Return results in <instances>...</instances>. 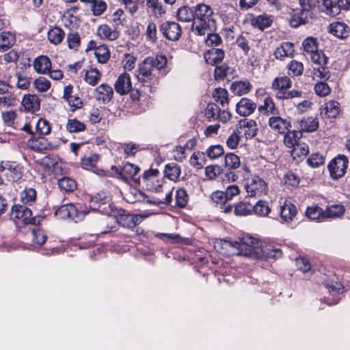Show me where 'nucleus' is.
<instances>
[{
  "mask_svg": "<svg viewBox=\"0 0 350 350\" xmlns=\"http://www.w3.org/2000/svg\"><path fill=\"white\" fill-rule=\"evenodd\" d=\"M167 64V59L163 55L147 57L138 64L135 72L137 81L144 85L150 86L157 82L155 72L164 68Z\"/></svg>",
  "mask_w": 350,
  "mask_h": 350,
  "instance_id": "1",
  "label": "nucleus"
},
{
  "mask_svg": "<svg viewBox=\"0 0 350 350\" xmlns=\"http://www.w3.org/2000/svg\"><path fill=\"white\" fill-rule=\"evenodd\" d=\"M113 96V90L112 87L106 83H102L94 90V97L99 103L103 104L109 103Z\"/></svg>",
  "mask_w": 350,
  "mask_h": 350,
  "instance_id": "11",
  "label": "nucleus"
},
{
  "mask_svg": "<svg viewBox=\"0 0 350 350\" xmlns=\"http://www.w3.org/2000/svg\"><path fill=\"white\" fill-rule=\"evenodd\" d=\"M68 46L70 49L78 50L80 45V36L77 33H69L66 38Z\"/></svg>",
  "mask_w": 350,
  "mask_h": 350,
  "instance_id": "59",
  "label": "nucleus"
},
{
  "mask_svg": "<svg viewBox=\"0 0 350 350\" xmlns=\"http://www.w3.org/2000/svg\"><path fill=\"white\" fill-rule=\"evenodd\" d=\"M309 152V148L305 143L297 144L292 150V157L295 159L296 157L301 159L306 157Z\"/></svg>",
  "mask_w": 350,
  "mask_h": 350,
  "instance_id": "43",
  "label": "nucleus"
},
{
  "mask_svg": "<svg viewBox=\"0 0 350 350\" xmlns=\"http://www.w3.org/2000/svg\"><path fill=\"white\" fill-rule=\"evenodd\" d=\"M252 210L260 216H266L270 212L267 202L262 200H259L255 205H252Z\"/></svg>",
  "mask_w": 350,
  "mask_h": 350,
  "instance_id": "52",
  "label": "nucleus"
},
{
  "mask_svg": "<svg viewBox=\"0 0 350 350\" xmlns=\"http://www.w3.org/2000/svg\"><path fill=\"white\" fill-rule=\"evenodd\" d=\"M11 218L16 222L21 221L25 224H36L37 219L32 217L30 208L20 204H15L11 211Z\"/></svg>",
  "mask_w": 350,
  "mask_h": 350,
  "instance_id": "6",
  "label": "nucleus"
},
{
  "mask_svg": "<svg viewBox=\"0 0 350 350\" xmlns=\"http://www.w3.org/2000/svg\"><path fill=\"white\" fill-rule=\"evenodd\" d=\"M25 110L34 113L40 109V102L38 97L35 94L25 95L21 101Z\"/></svg>",
  "mask_w": 350,
  "mask_h": 350,
  "instance_id": "20",
  "label": "nucleus"
},
{
  "mask_svg": "<svg viewBox=\"0 0 350 350\" xmlns=\"http://www.w3.org/2000/svg\"><path fill=\"white\" fill-rule=\"evenodd\" d=\"M180 167L175 163H168L165 167V176L171 180H176L180 176Z\"/></svg>",
  "mask_w": 350,
  "mask_h": 350,
  "instance_id": "31",
  "label": "nucleus"
},
{
  "mask_svg": "<svg viewBox=\"0 0 350 350\" xmlns=\"http://www.w3.org/2000/svg\"><path fill=\"white\" fill-rule=\"evenodd\" d=\"M307 163L312 167H317L323 164L324 158L319 153H314L308 157Z\"/></svg>",
  "mask_w": 350,
  "mask_h": 350,
  "instance_id": "63",
  "label": "nucleus"
},
{
  "mask_svg": "<svg viewBox=\"0 0 350 350\" xmlns=\"http://www.w3.org/2000/svg\"><path fill=\"white\" fill-rule=\"evenodd\" d=\"M304 66L301 62L292 60L288 65V74L291 77H297L302 75Z\"/></svg>",
  "mask_w": 350,
  "mask_h": 350,
  "instance_id": "44",
  "label": "nucleus"
},
{
  "mask_svg": "<svg viewBox=\"0 0 350 350\" xmlns=\"http://www.w3.org/2000/svg\"><path fill=\"white\" fill-rule=\"evenodd\" d=\"M83 79L86 83L91 86H95L101 79V72L96 68H90L82 71Z\"/></svg>",
  "mask_w": 350,
  "mask_h": 350,
  "instance_id": "22",
  "label": "nucleus"
},
{
  "mask_svg": "<svg viewBox=\"0 0 350 350\" xmlns=\"http://www.w3.org/2000/svg\"><path fill=\"white\" fill-rule=\"evenodd\" d=\"M33 68L39 74H47L51 68V59L44 55L36 57L33 61Z\"/></svg>",
  "mask_w": 350,
  "mask_h": 350,
  "instance_id": "21",
  "label": "nucleus"
},
{
  "mask_svg": "<svg viewBox=\"0 0 350 350\" xmlns=\"http://www.w3.org/2000/svg\"><path fill=\"white\" fill-rule=\"evenodd\" d=\"M245 191L250 197L260 198L267 195L268 186L259 176H252L245 180Z\"/></svg>",
  "mask_w": 350,
  "mask_h": 350,
  "instance_id": "5",
  "label": "nucleus"
},
{
  "mask_svg": "<svg viewBox=\"0 0 350 350\" xmlns=\"http://www.w3.org/2000/svg\"><path fill=\"white\" fill-rule=\"evenodd\" d=\"M176 205L179 207H184L187 203L188 196L184 189H178L176 191Z\"/></svg>",
  "mask_w": 350,
  "mask_h": 350,
  "instance_id": "57",
  "label": "nucleus"
},
{
  "mask_svg": "<svg viewBox=\"0 0 350 350\" xmlns=\"http://www.w3.org/2000/svg\"><path fill=\"white\" fill-rule=\"evenodd\" d=\"M97 34L101 39H107L111 41L116 40L119 33L116 29H111L108 25H101L98 27Z\"/></svg>",
  "mask_w": 350,
  "mask_h": 350,
  "instance_id": "26",
  "label": "nucleus"
},
{
  "mask_svg": "<svg viewBox=\"0 0 350 350\" xmlns=\"http://www.w3.org/2000/svg\"><path fill=\"white\" fill-rule=\"evenodd\" d=\"M94 54L99 63H106L110 57V53L108 48L105 45H100L96 48Z\"/></svg>",
  "mask_w": 350,
  "mask_h": 350,
  "instance_id": "42",
  "label": "nucleus"
},
{
  "mask_svg": "<svg viewBox=\"0 0 350 350\" xmlns=\"http://www.w3.org/2000/svg\"><path fill=\"white\" fill-rule=\"evenodd\" d=\"M32 241L38 245H42L44 244L47 239L44 232L39 228H34L31 230Z\"/></svg>",
  "mask_w": 350,
  "mask_h": 350,
  "instance_id": "53",
  "label": "nucleus"
},
{
  "mask_svg": "<svg viewBox=\"0 0 350 350\" xmlns=\"http://www.w3.org/2000/svg\"><path fill=\"white\" fill-rule=\"evenodd\" d=\"M221 168L217 165H208L205 168L206 176L210 180L215 179L221 173Z\"/></svg>",
  "mask_w": 350,
  "mask_h": 350,
  "instance_id": "61",
  "label": "nucleus"
},
{
  "mask_svg": "<svg viewBox=\"0 0 350 350\" xmlns=\"http://www.w3.org/2000/svg\"><path fill=\"white\" fill-rule=\"evenodd\" d=\"M313 14H308L306 12L294 9L291 12L289 18V24L293 28H297L301 25L308 24L312 18Z\"/></svg>",
  "mask_w": 350,
  "mask_h": 350,
  "instance_id": "10",
  "label": "nucleus"
},
{
  "mask_svg": "<svg viewBox=\"0 0 350 350\" xmlns=\"http://www.w3.org/2000/svg\"><path fill=\"white\" fill-rule=\"evenodd\" d=\"M65 33L64 31L58 27H54L50 29L47 33L48 40L51 44L55 45L62 42Z\"/></svg>",
  "mask_w": 350,
  "mask_h": 350,
  "instance_id": "34",
  "label": "nucleus"
},
{
  "mask_svg": "<svg viewBox=\"0 0 350 350\" xmlns=\"http://www.w3.org/2000/svg\"><path fill=\"white\" fill-rule=\"evenodd\" d=\"M177 19L183 23L194 21V11L189 7L184 5L178 8L176 12Z\"/></svg>",
  "mask_w": 350,
  "mask_h": 350,
  "instance_id": "29",
  "label": "nucleus"
},
{
  "mask_svg": "<svg viewBox=\"0 0 350 350\" xmlns=\"http://www.w3.org/2000/svg\"><path fill=\"white\" fill-rule=\"evenodd\" d=\"M224 148L220 145L211 146L206 151V155L211 159H215L221 157L224 154Z\"/></svg>",
  "mask_w": 350,
  "mask_h": 350,
  "instance_id": "56",
  "label": "nucleus"
},
{
  "mask_svg": "<svg viewBox=\"0 0 350 350\" xmlns=\"http://www.w3.org/2000/svg\"><path fill=\"white\" fill-rule=\"evenodd\" d=\"M272 23L273 17L266 14L259 15L252 20V25L261 30L270 27Z\"/></svg>",
  "mask_w": 350,
  "mask_h": 350,
  "instance_id": "32",
  "label": "nucleus"
},
{
  "mask_svg": "<svg viewBox=\"0 0 350 350\" xmlns=\"http://www.w3.org/2000/svg\"><path fill=\"white\" fill-rule=\"evenodd\" d=\"M0 174L7 177L8 180L16 181L22 176L21 168L15 162L7 161L0 166Z\"/></svg>",
  "mask_w": 350,
  "mask_h": 350,
  "instance_id": "8",
  "label": "nucleus"
},
{
  "mask_svg": "<svg viewBox=\"0 0 350 350\" xmlns=\"http://www.w3.org/2000/svg\"><path fill=\"white\" fill-rule=\"evenodd\" d=\"M306 216L312 220H319L325 219L324 211L319 206H312L307 208Z\"/></svg>",
  "mask_w": 350,
  "mask_h": 350,
  "instance_id": "46",
  "label": "nucleus"
},
{
  "mask_svg": "<svg viewBox=\"0 0 350 350\" xmlns=\"http://www.w3.org/2000/svg\"><path fill=\"white\" fill-rule=\"evenodd\" d=\"M328 31L338 38H344L348 36L349 27L342 22H334L328 27Z\"/></svg>",
  "mask_w": 350,
  "mask_h": 350,
  "instance_id": "24",
  "label": "nucleus"
},
{
  "mask_svg": "<svg viewBox=\"0 0 350 350\" xmlns=\"http://www.w3.org/2000/svg\"><path fill=\"white\" fill-rule=\"evenodd\" d=\"M51 130L49 122L43 118H39L35 125L34 135H46L50 133Z\"/></svg>",
  "mask_w": 350,
  "mask_h": 350,
  "instance_id": "38",
  "label": "nucleus"
},
{
  "mask_svg": "<svg viewBox=\"0 0 350 350\" xmlns=\"http://www.w3.org/2000/svg\"><path fill=\"white\" fill-rule=\"evenodd\" d=\"M66 129L69 133H79L86 129L85 124L77 119H68Z\"/></svg>",
  "mask_w": 350,
  "mask_h": 350,
  "instance_id": "41",
  "label": "nucleus"
},
{
  "mask_svg": "<svg viewBox=\"0 0 350 350\" xmlns=\"http://www.w3.org/2000/svg\"><path fill=\"white\" fill-rule=\"evenodd\" d=\"M256 108V103L247 98H242L236 105L237 113L242 116L251 115Z\"/></svg>",
  "mask_w": 350,
  "mask_h": 350,
  "instance_id": "15",
  "label": "nucleus"
},
{
  "mask_svg": "<svg viewBox=\"0 0 350 350\" xmlns=\"http://www.w3.org/2000/svg\"><path fill=\"white\" fill-rule=\"evenodd\" d=\"M314 92L319 96H325L330 93L329 86L325 82L317 83L314 86Z\"/></svg>",
  "mask_w": 350,
  "mask_h": 350,
  "instance_id": "64",
  "label": "nucleus"
},
{
  "mask_svg": "<svg viewBox=\"0 0 350 350\" xmlns=\"http://www.w3.org/2000/svg\"><path fill=\"white\" fill-rule=\"evenodd\" d=\"M348 159L345 155H338L331 161L328 165L330 176L334 179L342 177L348 167Z\"/></svg>",
  "mask_w": 350,
  "mask_h": 350,
  "instance_id": "7",
  "label": "nucleus"
},
{
  "mask_svg": "<svg viewBox=\"0 0 350 350\" xmlns=\"http://www.w3.org/2000/svg\"><path fill=\"white\" fill-rule=\"evenodd\" d=\"M146 5L152 10L155 15L161 16L165 12L159 0H146Z\"/></svg>",
  "mask_w": 350,
  "mask_h": 350,
  "instance_id": "58",
  "label": "nucleus"
},
{
  "mask_svg": "<svg viewBox=\"0 0 350 350\" xmlns=\"http://www.w3.org/2000/svg\"><path fill=\"white\" fill-rule=\"evenodd\" d=\"M21 201L27 205H31L36 199V191L33 188H25L20 194Z\"/></svg>",
  "mask_w": 350,
  "mask_h": 350,
  "instance_id": "40",
  "label": "nucleus"
},
{
  "mask_svg": "<svg viewBox=\"0 0 350 350\" xmlns=\"http://www.w3.org/2000/svg\"><path fill=\"white\" fill-rule=\"evenodd\" d=\"M28 146L38 152L55 148V146L44 137L32 138L28 141Z\"/></svg>",
  "mask_w": 350,
  "mask_h": 350,
  "instance_id": "18",
  "label": "nucleus"
},
{
  "mask_svg": "<svg viewBox=\"0 0 350 350\" xmlns=\"http://www.w3.org/2000/svg\"><path fill=\"white\" fill-rule=\"evenodd\" d=\"M55 216L59 219L70 218L75 221L80 219V212L72 204L61 206L56 211Z\"/></svg>",
  "mask_w": 350,
  "mask_h": 350,
  "instance_id": "12",
  "label": "nucleus"
},
{
  "mask_svg": "<svg viewBox=\"0 0 350 350\" xmlns=\"http://www.w3.org/2000/svg\"><path fill=\"white\" fill-rule=\"evenodd\" d=\"M325 110L329 118H336L339 113V103L335 100H330L325 104Z\"/></svg>",
  "mask_w": 350,
  "mask_h": 350,
  "instance_id": "50",
  "label": "nucleus"
},
{
  "mask_svg": "<svg viewBox=\"0 0 350 350\" xmlns=\"http://www.w3.org/2000/svg\"><path fill=\"white\" fill-rule=\"evenodd\" d=\"M294 53V44L290 42H284L275 49L273 55L277 59L282 61L286 57H292Z\"/></svg>",
  "mask_w": 350,
  "mask_h": 350,
  "instance_id": "14",
  "label": "nucleus"
},
{
  "mask_svg": "<svg viewBox=\"0 0 350 350\" xmlns=\"http://www.w3.org/2000/svg\"><path fill=\"white\" fill-rule=\"evenodd\" d=\"M273 87L279 90H284L291 88V81L288 77L276 78L273 82Z\"/></svg>",
  "mask_w": 350,
  "mask_h": 350,
  "instance_id": "60",
  "label": "nucleus"
},
{
  "mask_svg": "<svg viewBox=\"0 0 350 350\" xmlns=\"http://www.w3.org/2000/svg\"><path fill=\"white\" fill-rule=\"evenodd\" d=\"M224 246L231 248V254L237 256H249L252 258H259L260 242L250 234H245L240 242L224 241Z\"/></svg>",
  "mask_w": 350,
  "mask_h": 350,
  "instance_id": "2",
  "label": "nucleus"
},
{
  "mask_svg": "<svg viewBox=\"0 0 350 350\" xmlns=\"http://www.w3.org/2000/svg\"><path fill=\"white\" fill-rule=\"evenodd\" d=\"M204 57L207 64L216 66L222 62L224 57V52L221 49L212 48L204 53Z\"/></svg>",
  "mask_w": 350,
  "mask_h": 350,
  "instance_id": "19",
  "label": "nucleus"
},
{
  "mask_svg": "<svg viewBox=\"0 0 350 350\" xmlns=\"http://www.w3.org/2000/svg\"><path fill=\"white\" fill-rule=\"evenodd\" d=\"M160 31L163 36L169 40H178L181 36V27L175 23L165 21L160 26Z\"/></svg>",
  "mask_w": 350,
  "mask_h": 350,
  "instance_id": "9",
  "label": "nucleus"
},
{
  "mask_svg": "<svg viewBox=\"0 0 350 350\" xmlns=\"http://www.w3.org/2000/svg\"><path fill=\"white\" fill-rule=\"evenodd\" d=\"M345 213V208L342 205L334 204L327 207L324 211V217L336 218L342 216Z\"/></svg>",
  "mask_w": 350,
  "mask_h": 350,
  "instance_id": "37",
  "label": "nucleus"
},
{
  "mask_svg": "<svg viewBox=\"0 0 350 350\" xmlns=\"http://www.w3.org/2000/svg\"><path fill=\"white\" fill-rule=\"evenodd\" d=\"M297 208L290 202L285 201L280 206V216L284 221H290L295 217Z\"/></svg>",
  "mask_w": 350,
  "mask_h": 350,
  "instance_id": "23",
  "label": "nucleus"
},
{
  "mask_svg": "<svg viewBox=\"0 0 350 350\" xmlns=\"http://www.w3.org/2000/svg\"><path fill=\"white\" fill-rule=\"evenodd\" d=\"M317 67H314L313 69V77L314 79L317 78L322 80H327L329 78V72L327 68L324 66L325 64H316Z\"/></svg>",
  "mask_w": 350,
  "mask_h": 350,
  "instance_id": "47",
  "label": "nucleus"
},
{
  "mask_svg": "<svg viewBox=\"0 0 350 350\" xmlns=\"http://www.w3.org/2000/svg\"><path fill=\"white\" fill-rule=\"evenodd\" d=\"M225 166L228 169H237L240 165L239 157L234 153H228L224 159Z\"/></svg>",
  "mask_w": 350,
  "mask_h": 350,
  "instance_id": "49",
  "label": "nucleus"
},
{
  "mask_svg": "<svg viewBox=\"0 0 350 350\" xmlns=\"http://www.w3.org/2000/svg\"><path fill=\"white\" fill-rule=\"evenodd\" d=\"M131 89L132 83L129 75L126 72L121 74L115 83L116 91L123 95L127 94Z\"/></svg>",
  "mask_w": 350,
  "mask_h": 350,
  "instance_id": "16",
  "label": "nucleus"
},
{
  "mask_svg": "<svg viewBox=\"0 0 350 350\" xmlns=\"http://www.w3.org/2000/svg\"><path fill=\"white\" fill-rule=\"evenodd\" d=\"M269 126L278 133L284 134L291 129V122L285 118H282L278 115L271 116L269 120Z\"/></svg>",
  "mask_w": 350,
  "mask_h": 350,
  "instance_id": "13",
  "label": "nucleus"
},
{
  "mask_svg": "<svg viewBox=\"0 0 350 350\" xmlns=\"http://www.w3.org/2000/svg\"><path fill=\"white\" fill-rule=\"evenodd\" d=\"M205 155L202 152H195L190 158V164L197 169H201L205 164Z\"/></svg>",
  "mask_w": 350,
  "mask_h": 350,
  "instance_id": "45",
  "label": "nucleus"
},
{
  "mask_svg": "<svg viewBox=\"0 0 350 350\" xmlns=\"http://www.w3.org/2000/svg\"><path fill=\"white\" fill-rule=\"evenodd\" d=\"M318 3L319 11L327 16L335 17L340 14L335 0H319Z\"/></svg>",
  "mask_w": 350,
  "mask_h": 350,
  "instance_id": "17",
  "label": "nucleus"
},
{
  "mask_svg": "<svg viewBox=\"0 0 350 350\" xmlns=\"http://www.w3.org/2000/svg\"><path fill=\"white\" fill-rule=\"evenodd\" d=\"M219 107L213 103H208L205 109L204 115L207 119L216 120L217 113L219 112Z\"/></svg>",
  "mask_w": 350,
  "mask_h": 350,
  "instance_id": "62",
  "label": "nucleus"
},
{
  "mask_svg": "<svg viewBox=\"0 0 350 350\" xmlns=\"http://www.w3.org/2000/svg\"><path fill=\"white\" fill-rule=\"evenodd\" d=\"M241 128L244 129V135L246 139H251L255 137L258 130L256 121L253 120L245 119L241 122Z\"/></svg>",
  "mask_w": 350,
  "mask_h": 350,
  "instance_id": "27",
  "label": "nucleus"
},
{
  "mask_svg": "<svg viewBox=\"0 0 350 350\" xmlns=\"http://www.w3.org/2000/svg\"><path fill=\"white\" fill-rule=\"evenodd\" d=\"M299 128L304 132H313L319 127V121L317 118L309 117L301 120L299 122Z\"/></svg>",
  "mask_w": 350,
  "mask_h": 350,
  "instance_id": "33",
  "label": "nucleus"
},
{
  "mask_svg": "<svg viewBox=\"0 0 350 350\" xmlns=\"http://www.w3.org/2000/svg\"><path fill=\"white\" fill-rule=\"evenodd\" d=\"M284 137V143L288 148H293L297 144V140L301 137V133L297 131H287Z\"/></svg>",
  "mask_w": 350,
  "mask_h": 350,
  "instance_id": "36",
  "label": "nucleus"
},
{
  "mask_svg": "<svg viewBox=\"0 0 350 350\" xmlns=\"http://www.w3.org/2000/svg\"><path fill=\"white\" fill-rule=\"evenodd\" d=\"M258 111L265 115H278V109L276 108L275 103L270 96H267L263 100V103L258 107Z\"/></svg>",
  "mask_w": 350,
  "mask_h": 350,
  "instance_id": "28",
  "label": "nucleus"
},
{
  "mask_svg": "<svg viewBox=\"0 0 350 350\" xmlns=\"http://www.w3.org/2000/svg\"><path fill=\"white\" fill-rule=\"evenodd\" d=\"M252 210V204L246 202H239L235 206L234 213L237 215L245 216Z\"/></svg>",
  "mask_w": 350,
  "mask_h": 350,
  "instance_id": "55",
  "label": "nucleus"
},
{
  "mask_svg": "<svg viewBox=\"0 0 350 350\" xmlns=\"http://www.w3.org/2000/svg\"><path fill=\"white\" fill-rule=\"evenodd\" d=\"M212 8L206 4H198L195 7L194 21L192 31L200 36L204 35L208 31L216 29V21L213 17Z\"/></svg>",
  "mask_w": 350,
  "mask_h": 350,
  "instance_id": "3",
  "label": "nucleus"
},
{
  "mask_svg": "<svg viewBox=\"0 0 350 350\" xmlns=\"http://www.w3.org/2000/svg\"><path fill=\"white\" fill-rule=\"evenodd\" d=\"M213 96L217 103H219L222 107H225L228 104V93L226 89L219 88H216L213 93Z\"/></svg>",
  "mask_w": 350,
  "mask_h": 350,
  "instance_id": "39",
  "label": "nucleus"
},
{
  "mask_svg": "<svg viewBox=\"0 0 350 350\" xmlns=\"http://www.w3.org/2000/svg\"><path fill=\"white\" fill-rule=\"evenodd\" d=\"M15 36L11 32H2L0 34V50L6 51L15 43Z\"/></svg>",
  "mask_w": 350,
  "mask_h": 350,
  "instance_id": "35",
  "label": "nucleus"
},
{
  "mask_svg": "<svg viewBox=\"0 0 350 350\" xmlns=\"http://www.w3.org/2000/svg\"><path fill=\"white\" fill-rule=\"evenodd\" d=\"M33 84L36 89L40 92H45L51 88V82L43 77L37 78Z\"/></svg>",
  "mask_w": 350,
  "mask_h": 350,
  "instance_id": "54",
  "label": "nucleus"
},
{
  "mask_svg": "<svg viewBox=\"0 0 350 350\" xmlns=\"http://www.w3.org/2000/svg\"><path fill=\"white\" fill-rule=\"evenodd\" d=\"M139 171V168L130 163H125L120 173L122 179L127 182L129 178L135 176Z\"/></svg>",
  "mask_w": 350,
  "mask_h": 350,
  "instance_id": "30",
  "label": "nucleus"
},
{
  "mask_svg": "<svg viewBox=\"0 0 350 350\" xmlns=\"http://www.w3.org/2000/svg\"><path fill=\"white\" fill-rule=\"evenodd\" d=\"M252 87V84L247 81H237L231 84L230 91L235 95L242 96L247 94Z\"/></svg>",
  "mask_w": 350,
  "mask_h": 350,
  "instance_id": "25",
  "label": "nucleus"
},
{
  "mask_svg": "<svg viewBox=\"0 0 350 350\" xmlns=\"http://www.w3.org/2000/svg\"><path fill=\"white\" fill-rule=\"evenodd\" d=\"M304 51L308 55L314 64H327V58L321 51L318 49L317 39L312 36L305 38L302 42Z\"/></svg>",
  "mask_w": 350,
  "mask_h": 350,
  "instance_id": "4",
  "label": "nucleus"
},
{
  "mask_svg": "<svg viewBox=\"0 0 350 350\" xmlns=\"http://www.w3.org/2000/svg\"><path fill=\"white\" fill-rule=\"evenodd\" d=\"M59 187L65 191H72L76 189L77 185L74 180L68 178L63 177L58 180Z\"/></svg>",
  "mask_w": 350,
  "mask_h": 350,
  "instance_id": "48",
  "label": "nucleus"
},
{
  "mask_svg": "<svg viewBox=\"0 0 350 350\" xmlns=\"http://www.w3.org/2000/svg\"><path fill=\"white\" fill-rule=\"evenodd\" d=\"M157 30L156 24L152 21H150L146 30V39L152 43H155L157 40Z\"/></svg>",
  "mask_w": 350,
  "mask_h": 350,
  "instance_id": "51",
  "label": "nucleus"
}]
</instances>
